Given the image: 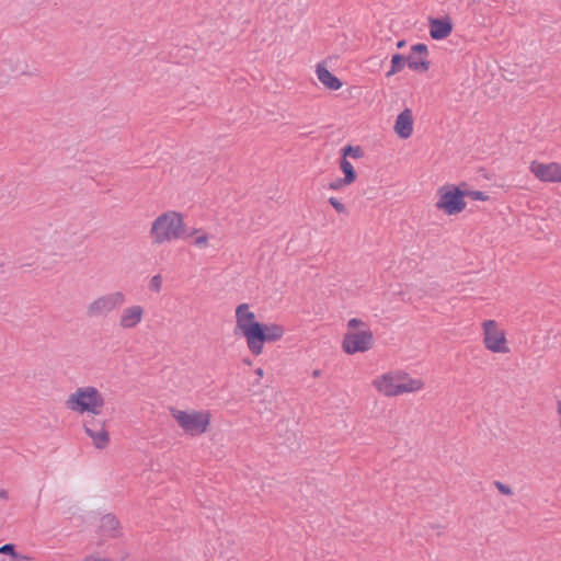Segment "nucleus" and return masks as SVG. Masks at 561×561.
Wrapping results in <instances>:
<instances>
[{
  "mask_svg": "<svg viewBox=\"0 0 561 561\" xmlns=\"http://www.w3.org/2000/svg\"><path fill=\"white\" fill-rule=\"evenodd\" d=\"M197 232V229L187 232L183 215L178 211L169 210L154 219L150 229V237L153 243L161 244L174 239L190 238Z\"/></svg>",
  "mask_w": 561,
  "mask_h": 561,
  "instance_id": "1",
  "label": "nucleus"
},
{
  "mask_svg": "<svg viewBox=\"0 0 561 561\" xmlns=\"http://www.w3.org/2000/svg\"><path fill=\"white\" fill-rule=\"evenodd\" d=\"M285 328L277 323H261L247 340L250 352L257 356L263 352L266 342H276L283 337Z\"/></svg>",
  "mask_w": 561,
  "mask_h": 561,
  "instance_id": "3",
  "label": "nucleus"
},
{
  "mask_svg": "<svg viewBox=\"0 0 561 561\" xmlns=\"http://www.w3.org/2000/svg\"><path fill=\"white\" fill-rule=\"evenodd\" d=\"M428 48L423 43L411 46L409 56H405L408 67L416 72H426L430 69Z\"/></svg>",
  "mask_w": 561,
  "mask_h": 561,
  "instance_id": "9",
  "label": "nucleus"
},
{
  "mask_svg": "<svg viewBox=\"0 0 561 561\" xmlns=\"http://www.w3.org/2000/svg\"><path fill=\"white\" fill-rule=\"evenodd\" d=\"M436 207L447 215H456L466 208L463 190L454 184H447L438 188Z\"/></svg>",
  "mask_w": 561,
  "mask_h": 561,
  "instance_id": "4",
  "label": "nucleus"
},
{
  "mask_svg": "<svg viewBox=\"0 0 561 561\" xmlns=\"http://www.w3.org/2000/svg\"><path fill=\"white\" fill-rule=\"evenodd\" d=\"M317 77L319 81L329 90L336 91L342 87V81L328 70L325 66L319 64L317 66Z\"/></svg>",
  "mask_w": 561,
  "mask_h": 561,
  "instance_id": "17",
  "label": "nucleus"
},
{
  "mask_svg": "<svg viewBox=\"0 0 561 561\" xmlns=\"http://www.w3.org/2000/svg\"><path fill=\"white\" fill-rule=\"evenodd\" d=\"M0 497L3 500H8V491L0 489Z\"/></svg>",
  "mask_w": 561,
  "mask_h": 561,
  "instance_id": "33",
  "label": "nucleus"
},
{
  "mask_svg": "<svg viewBox=\"0 0 561 561\" xmlns=\"http://www.w3.org/2000/svg\"><path fill=\"white\" fill-rule=\"evenodd\" d=\"M407 65L405 56L402 54H394L391 57V67L390 70L387 72V77H391L398 72H400L404 66Z\"/></svg>",
  "mask_w": 561,
  "mask_h": 561,
  "instance_id": "19",
  "label": "nucleus"
},
{
  "mask_svg": "<svg viewBox=\"0 0 561 561\" xmlns=\"http://www.w3.org/2000/svg\"><path fill=\"white\" fill-rule=\"evenodd\" d=\"M13 559L15 561H25V560H28L30 558L19 553L18 558H13Z\"/></svg>",
  "mask_w": 561,
  "mask_h": 561,
  "instance_id": "34",
  "label": "nucleus"
},
{
  "mask_svg": "<svg viewBox=\"0 0 561 561\" xmlns=\"http://www.w3.org/2000/svg\"><path fill=\"white\" fill-rule=\"evenodd\" d=\"M85 434L93 439V444L98 449L105 448L110 443V434L108 432L101 426V428H95L93 431L88 428Z\"/></svg>",
  "mask_w": 561,
  "mask_h": 561,
  "instance_id": "18",
  "label": "nucleus"
},
{
  "mask_svg": "<svg viewBox=\"0 0 561 561\" xmlns=\"http://www.w3.org/2000/svg\"><path fill=\"white\" fill-rule=\"evenodd\" d=\"M329 204L339 213V214H347V209L343 203H341L336 197H330Z\"/></svg>",
  "mask_w": 561,
  "mask_h": 561,
  "instance_id": "26",
  "label": "nucleus"
},
{
  "mask_svg": "<svg viewBox=\"0 0 561 561\" xmlns=\"http://www.w3.org/2000/svg\"><path fill=\"white\" fill-rule=\"evenodd\" d=\"M312 375H313V377H319V376H320V370H314V371L312 373Z\"/></svg>",
  "mask_w": 561,
  "mask_h": 561,
  "instance_id": "37",
  "label": "nucleus"
},
{
  "mask_svg": "<svg viewBox=\"0 0 561 561\" xmlns=\"http://www.w3.org/2000/svg\"><path fill=\"white\" fill-rule=\"evenodd\" d=\"M104 403L105 401L102 393L92 386L78 388L66 401V405L69 410L81 414L89 412L93 415L101 413Z\"/></svg>",
  "mask_w": 561,
  "mask_h": 561,
  "instance_id": "2",
  "label": "nucleus"
},
{
  "mask_svg": "<svg viewBox=\"0 0 561 561\" xmlns=\"http://www.w3.org/2000/svg\"><path fill=\"white\" fill-rule=\"evenodd\" d=\"M172 416L176 420L178 424L192 435H199L207 431L209 425V413L181 411L171 409Z\"/></svg>",
  "mask_w": 561,
  "mask_h": 561,
  "instance_id": "5",
  "label": "nucleus"
},
{
  "mask_svg": "<svg viewBox=\"0 0 561 561\" xmlns=\"http://www.w3.org/2000/svg\"><path fill=\"white\" fill-rule=\"evenodd\" d=\"M430 35L435 41L447 38L454 28L453 22L449 16L445 18H430L428 19Z\"/></svg>",
  "mask_w": 561,
  "mask_h": 561,
  "instance_id": "12",
  "label": "nucleus"
},
{
  "mask_svg": "<svg viewBox=\"0 0 561 561\" xmlns=\"http://www.w3.org/2000/svg\"><path fill=\"white\" fill-rule=\"evenodd\" d=\"M463 194L465 197H471L474 201H488L490 198V196L482 191L463 190Z\"/></svg>",
  "mask_w": 561,
  "mask_h": 561,
  "instance_id": "24",
  "label": "nucleus"
},
{
  "mask_svg": "<svg viewBox=\"0 0 561 561\" xmlns=\"http://www.w3.org/2000/svg\"><path fill=\"white\" fill-rule=\"evenodd\" d=\"M400 385L399 391L401 393L416 391L423 387V382L420 379H409L408 382H400Z\"/></svg>",
  "mask_w": 561,
  "mask_h": 561,
  "instance_id": "22",
  "label": "nucleus"
},
{
  "mask_svg": "<svg viewBox=\"0 0 561 561\" xmlns=\"http://www.w3.org/2000/svg\"><path fill=\"white\" fill-rule=\"evenodd\" d=\"M208 243V236L207 233H203L202 236L197 237L195 240V244L199 248H205Z\"/></svg>",
  "mask_w": 561,
  "mask_h": 561,
  "instance_id": "31",
  "label": "nucleus"
},
{
  "mask_svg": "<svg viewBox=\"0 0 561 561\" xmlns=\"http://www.w3.org/2000/svg\"><path fill=\"white\" fill-rule=\"evenodd\" d=\"M0 552L3 554H9L12 558H18L19 553L15 550V545L13 543H5L2 547H0Z\"/></svg>",
  "mask_w": 561,
  "mask_h": 561,
  "instance_id": "28",
  "label": "nucleus"
},
{
  "mask_svg": "<svg viewBox=\"0 0 561 561\" xmlns=\"http://www.w3.org/2000/svg\"><path fill=\"white\" fill-rule=\"evenodd\" d=\"M105 424H106V421L105 420H100V419H96L95 415L92 416L90 420H87L84 422V432H88V428L93 431L95 428H101V426L103 428H105Z\"/></svg>",
  "mask_w": 561,
  "mask_h": 561,
  "instance_id": "23",
  "label": "nucleus"
},
{
  "mask_svg": "<svg viewBox=\"0 0 561 561\" xmlns=\"http://www.w3.org/2000/svg\"><path fill=\"white\" fill-rule=\"evenodd\" d=\"M347 327H348V331H353V330L357 329L358 327L367 328L366 323L357 318H352L348 321Z\"/></svg>",
  "mask_w": 561,
  "mask_h": 561,
  "instance_id": "30",
  "label": "nucleus"
},
{
  "mask_svg": "<svg viewBox=\"0 0 561 561\" xmlns=\"http://www.w3.org/2000/svg\"><path fill=\"white\" fill-rule=\"evenodd\" d=\"M352 184L351 182L346 181L345 178H337L329 183V188L333 191L341 190L345 185Z\"/></svg>",
  "mask_w": 561,
  "mask_h": 561,
  "instance_id": "25",
  "label": "nucleus"
},
{
  "mask_svg": "<svg viewBox=\"0 0 561 561\" xmlns=\"http://www.w3.org/2000/svg\"><path fill=\"white\" fill-rule=\"evenodd\" d=\"M237 328L241 331L245 340L251 336L255 328L262 322L255 320V314L249 310L248 304H240L236 309Z\"/></svg>",
  "mask_w": 561,
  "mask_h": 561,
  "instance_id": "10",
  "label": "nucleus"
},
{
  "mask_svg": "<svg viewBox=\"0 0 561 561\" xmlns=\"http://www.w3.org/2000/svg\"><path fill=\"white\" fill-rule=\"evenodd\" d=\"M530 171L542 182H561V164L551 162L548 164L533 161Z\"/></svg>",
  "mask_w": 561,
  "mask_h": 561,
  "instance_id": "11",
  "label": "nucleus"
},
{
  "mask_svg": "<svg viewBox=\"0 0 561 561\" xmlns=\"http://www.w3.org/2000/svg\"><path fill=\"white\" fill-rule=\"evenodd\" d=\"M394 131L401 139H408L413 133V114L410 108H404L396 118Z\"/></svg>",
  "mask_w": 561,
  "mask_h": 561,
  "instance_id": "13",
  "label": "nucleus"
},
{
  "mask_svg": "<svg viewBox=\"0 0 561 561\" xmlns=\"http://www.w3.org/2000/svg\"><path fill=\"white\" fill-rule=\"evenodd\" d=\"M374 386L388 397L401 394V391H399V388H401L400 382H397L396 378L390 374H385L376 379Z\"/></svg>",
  "mask_w": 561,
  "mask_h": 561,
  "instance_id": "14",
  "label": "nucleus"
},
{
  "mask_svg": "<svg viewBox=\"0 0 561 561\" xmlns=\"http://www.w3.org/2000/svg\"><path fill=\"white\" fill-rule=\"evenodd\" d=\"M340 169L344 173V178L346 181L353 183L357 179V173L353 167V164L345 158L340 159Z\"/></svg>",
  "mask_w": 561,
  "mask_h": 561,
  "instance_id": "20",
  "label": "nucleus"
},
{
  "mask_svg": "<svg viewBox=\"0 0 561 561\" xmlns=\"http://www.w3.org/2000/svg\"><path fill=\"white\" fill-rule=\"evenodd\" d=\"M162 286V277L160 274L154 275L149 283V288L152 291L159 293Z\"/></svg>",
  "mask_w": 561,
  "mask_h": 561,
  "instance_id": "27",
  "label": "nucleus"
},
{
  "mask_svg": "<svg viewBox=\"0 0 561 561\" xmlns=\"http://www.w3.org/2000/svg\"><path fill=\"white\" fill-rule=\"evenodd\" d=\"M83 561H112L108 558H94L92 556L87 557Z\"/></svg>",
  "mask_w": 561,
  "mask_h": 561,
  "instance_id": "32",
  "label": "nucleus"
},
{
  "mask_svg": "<svg viewBox=\"0 0 561 561\" xmlns=\"http://www.w3.org/2000/svg\"><path fill=\"white\" fill-rule=\"evenodd\" d=\"M124 301H125V295L122 291H115L112 294H107V295L101 296L98 299L93 300L87 307L85 313L90 318L107 314L108 312L116 309L117 307H121L124 304Z\"/></svg>",
  "mask_w": 561,
  "mask_h": 561,
  "instance_id": "7",
  "label": "nucleus"
},
{
  "mask_svg": "<svg viewBox=\"0 0 561 561\" xmlns=\"http://www.w3.org/2000/svg\"><path fill=\"white\" fill-rule=\"evenodd\" d=\"M364 156V151L362 149V147L359 146H352V145H346L343 149H342V158H345L347 159V157H351V158H354V159H359Z\"/></svg>",
  "mask_w": 561,
  "mask_h": 561,
  "instance_id": "21",
  "label": "nucleus"
},
{
  "mask_svg": "<svg viewBox=\"0 0 561 561\" xmlns=\"http://www.w3.org/2000/svg\"><path fill=\"white\" fill-rule=\"evenodd\" d=\"M100 531L111 538L121 536V524L114 514H105L101 517Z\"/></svg>",
  "mask_w": 561,
  "mask_h": 561,
  "instance_id": "16",
  "label": "nucleus"
},
{
  "mask_svg": "<svg viewBox=\"0 0 561 561\" xmlns=\"http://www.w3.org/2000/svg\"><path fill=\"white\" fill-rule=\"evenodd\" d=\"M373 332L366 328L362 331H347L344 334L342 347L346 354L363 353L373 347Z\"/></svg>",
  "mask_w": 561,
  "mask_h": 561,
  "instance_id": "6",
  "label": "nucleus"
},
{
  "mask_svg": "<svg viewBox=\"0 0 561 561\" xmlns=\"http://www.w3.org/2000/svg\"><path fill=\"white\" fill-rule=\"evenodd\" d=\"M144 309L140 306L126 308L119 319V325L124 329L135 328L142 318Z\"/></svg>",
  "mask_w": 561,
  "mask_h": 561,
  "instance_id": "15",
  "label": "nucleus"
},
{
  "mask_svg": "<svg viewBox=\"0 0 561 561\" xmlns=\"http://www.w3.org/2000/svg\"><path fill=\"white\" fill-rule=\"evenodd\" d=\"M405 46V41L404 39H401L397 43V48L401 49Z\"/></svg>",
  "mask_w": 561,
  "mask_h": 561,
  "instance_id": "35",
  "label": "nucleus"
},
{
  "mask_svg": "<svg viewBox=\"0 0 561 561\" xmlns=\"http://www.w3.org/2000/svg\"><path fill=\"white\" fill-rule=\"evenodd\" d=\"M484 339V346L494 353H507L506 337L504 331L497 329L495 320H485L482 323Z\"/></svg>",
  "mask_w": 561,
  "mask_h": 561,
  "instance_id": "8",
  "label": "nucleus"
},
{
  "mask_svg": "<svg viewBox=\"0 0 561 561\" xmlns=\"http://www.w3.org/2000/svg\"><path fill=\"white\" fill-rule=\"evenodd\" d=\"M255 374L259 375L260 377H262L263 376V369L262 368H257L255 370Z\"/></svg>",
  "mask_w": 561,
  "mask_h": 561,
  "instance_id": "36",
  "label": "nucleus"
},
{
  "mask_svg": "<svg viewBox=\"0 0 561 561\" xmlns=\"http://www.w3.org/2000/svg\"><path fill=\"white\" fill-rule=\"evenodd\" d=\"M495 488L499 490L500 493L504 495H513V490L510 485L502 483L500 481H494Z\"/></svg>",
  "mask_w": 561,
  "mask_h": 561,
  "instance_id": "29",
  "label": "nucleus"
}]
</instances>
